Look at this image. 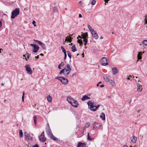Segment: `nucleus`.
<instances>
[{"label":"nucleus","instance_id":"1a4fd4ad","mask_svg":"<svg viewBox=\"0 0 147 147\" xmlns=\"http://www.w3.org/2000/svg\"><path fill=\"white\" fill-rule=\"evenodd\" d=\"M25 67L28 73L30 74H32V71L30 65H27L25 66Z\"/></svg>","mask_w":147,"mask_h":147},{"label":"nucleus","instance_id":"b1692460","mask_svg":"<svg viewBox=\"0 0 147 147\" xmlns=\"http://www.w3.org/2000/svg\"><path fill=\"white\" fill-rule=\"evenodd\" d=\"M81 36H82V38H87L88 36V33L86 32L82 34Z\"/></svg>","mask_w":147,"mask_h":147},{"label":"nucleus","instance_id":"cd10ccee","mask_svg":"<svg viewBox=\"0 0 147 147\" xmlns=\"http://www.w3.org/2000/svg\"><path fill=\"white\" fill-rule=\"evenodd\" d=\"M71 50L72 52H74L76 51L77 50L75 45H73L71 47Z\"/></svg>","mask_w":147,"mask_h":147},{"label":"nucleus","instance_id":"680f3d73","mask_svg":"<svg viewBox=\"0 0 147 147\" xmlns=\"http://www.w3.org/2000/svg\"><path fill=\"white\" fill-rule=\"evenodd\" d=\"M61 66H60L59 65V66H58V68L59 69H61Z\"/></svg>","mask_w":147,"mask_h":147},{"label":"nucleus","instance_id":"2eb2a0df","mask_svg":"<svg viewBox=\"0 0 147 147\" xmlns=\"http://www.w3.org/2000/svg\"><path fill=\"white\" fill-rule=\"evenodd\" d=\"M137 91L138 92H140L142 90V86L140 84H137Z\"/></svg>","mask_w":147,"mask_h":147},{"label":"nucleus","instance_id":"8fccbe9b","mask_svg":"<svg viewBox=\"0 0 147 147\" xmlns=\"http://www.w3.org/2000/svg\"><path fill=\"white\" fill-rule=\"evenodd\" d=\"M64 55H65V56H64V59H66V57H67V54H66V53L64 54Z\"/></svg>","mask_w":147,"mask_h":147},{"label":"nucleus","instance_id":"39448f33","mask_svg":"<svg viewBox=\"0 0 147 147\" xmlns=\"http://www.w3.org/2000/svg\"><path fill=\"white\" fill-rule=\"evenodd\" d=\"M107 59L106 57H102L100 60V62L102 65L106 66L108 64L107 62Z\"/></svg>","mask_w":147,"mask_h":147},{"label":"nucleus","instance_id":"e433bc0d","mask_svg":"<svg viewBox=\"0 0 147 147\" xmlns=\"http://www.w3.org/2000/svg\"><path fill=\"white\" fill-rule=\"evenodd\" d=\"M84 39L83 42L86 43V44H87L88 42V39H86V38H82Z\"/></svg>","mask_w":147,"mask_h":147},{"label":"nucleus","instance_id":"c9c22d12","mask_svg":"<svg viewBox=\"0 0 147 147\" xmlns=\"http://www.w3.org/2000/svg\"><path fill=\"white\" fill-rule=\"evenodd\" d=\"M33 118L34 119L35 124L36 125V120L37 119L36 116H34L33 117Z\"/></svg>","mask_w":147,"mask_h":147},{"label":"nucleus","instance_id":"603ef678","mask_svg":"<svg viewBox=\"0 0 147 147\" xmlns=\"http://www.w3.org/2000/svg\"><path fill=\"white\" fill-rule=\"evenodd\" d=\"M142 52H138V55H139L141 56V55H142Z\"/></svg>","mask_w":147,"mask_h":147},{"label":"nucleus","instance_id":"f704fd0d","mask_svg":"<svg viewBox=\"0 0 147 147\" xmlns=\"http://www.w3.org/2000/svg\"><path fill=\"white\" fill-rule=\"evenodd\" d=\"M67 53L68 56L69 57V58L71 59V56L70 52L68 51H67Z\"/></svg>","mask_w":147,"mask_h":147},{"label":"nucleus","instance_id":"5701e85b","mask_svg":"<svg viewBox=\"0 0 147 147\" xmlns=\"http://www.w3.org/2000/svg\"><path fill=\"white\" fill-rule=\"evenodd\" d=\"M71 71H69V70H67V69L65 70V71H64V75L65 76H67Z\"/></svg>","mask_w":147,"mask_h":147},{"label":"nucleus","instance_id":"7ed1b4c3","mask_svg":"<svg viewBox=\"0 0 147 147\" xmlns=\"http://www.w3.org/2000/svg\"><path fill=\"white\" fill-rule=\"evenodd\" d=\"M20 9L18 8L15 9L11 13V19H14L15 17L17 16L19 14Z\"/></svg>","mask_w":147,"mask_h":147},{"label":"nucleus","instance_id":"49530a36","mask_svg":"<svg viewBox=\"0 0 147 147\" xmlns=\"http://www.w3.org/2000/svg\"><path fill=\"white\" fill-rule=\"evenodd\" d=\"M60 66H63L64 65V63L63 62H61L59 65Z\"/></svg>","mask_w":147,"mask_h":147},{"label":"nucleus","instance_id":"a19ab883","mask_svg":"<svg viewBox=\"0 0 147 147\" xmlns=\"http://www.w3.org/2000/svg\"><path fill=\"white\" fill-rule=\"evenodd\" d=\"M96 3V1L93 0L92 1V2H91V4L93 5H94Z\"/></svg>","mask_w":147,"mask_h":147},{"label":"nucleus","instance_id":"774afa93","mask_svg":"<svg viewBox=\"0 0 147 147\" xmlns=\"http://www.w3.org/2000/svg\"><path fill=\"white\" fill-rule=\"evenodd\" d=\"M102 84V82H100L98 83V84Z\"/></svg>","mask_w":147,"mask_h":147},{"label":"nucleus","instance_id":"a878e982","mask_svg":"<svg viewBox=\"0 0 147 147\" xmlns=\"http://www.w3.org/2000/svg\"><path fill=\"white\" fill-rule=\"evenodd\" d=\"M90 123L89 122L86 123L85 126L84 128L83 131H84V130L86 129V127H87V128L88 127L90 126Z\"/></svg>","mask_w":147,"mask_h":147},{"label":"nucleus","instance_id":"6e6d98bb","mask_svg":"<svg viewBox=\"0 0 147 147\" xmlns=\"http://www.w3.org/2000/svg\"><path fill=\"white\" fill-rule=\"evenodd\" d=\"M79 38H82V36H80L79 35V36H78V38H77V39H79Z\"/></svg>","mask_w":147,"mask_h":147},{"label":"nucleus","instance_id":"4c0bfd02","mask_svg":"<svg viewBox=\"0 0 147 147\" xmlns=\"http://www.w3.org/2000/svg\"><path fill=\"white\" fill-rule=\"evenodd\" d=\"M87 140H92V139L90 138L89 136V133H88V135H87Z\"/></svg>","mask_w":147,"mask_h":147},{"label":"nucleus","instance_id":"72a5a7b5","mask_svg":"<svg viewBox=\"0 0 147 147\" xmlns=\"http://www.w3.org/2000/svg\"><path fill=\"white\" fill-rule=\"evenodd\" d=\"M61 49L62 52L64 53V54L66 53V50L63 46L61 47Z\"/></svg>","mask_w":147,"mask_h":147},{"label":"nucleus","instance_id":"f03ea898","mask_svg":"<svg viewBox=\"0 0 147 147\" xmlns=\"http://www.w3.org/2000/svg\"><path fill=\"white\" fill-rule=\"evenodd\" d=\"M67 100L73 106L77 107L78 105L77 102L73 99V98L70 96H68L67 97Z\"/></svg>","mask_w":147,"mask_h":147},{"label":"nucleus","instance_id":"7c9ffc66","mask_svg":"<svg viewBox=\"0 0 147 147\" xmlns=\"http://www.w3.org/2000/svg\"><path fill=\"white\" fill-rule=\"evenodd\" d=\"M47 100L48 101L50 102H51L52 101V98H51V97L50 96H47Z\"/></svg>","mask_w":147,"mask_h":147},{"label":"nucleus","instance_id":"6ab92c4d","mask_svg":"<svg viewBox=\"0 0 147 147\" xmlns=\"http://www.w3.org/2000/svg\"><path fill=\"white\" fill-rule=\"evenodd\" d=\"M86 144L84 143L79 142L77 147H85Z\"/></svg>","mask_w":147,"mask_h":147},{"label":"nucleus","instance_id":"4468645a","mask_svg":"<svg viewBox=\"0 0 147 147\" xmlns=\"http://www.w3.org/2000/svg\"><path fill=\"white\" fill-rule=\"evenodd\" d=\"M39 140L41 142H44L46 141V138L44 136H39Z\"/></svg>","mask_w":147,"mask_h":147},{"label":"nucleus","instance_id":"9d476101","mask_svg":"<svg viewBox=\"0 0 147 147\" xmlns=\"http://www.w3.org/2000/svg\"><path fill=\"white\" fill-rule=\"evenodd\" d=\"M60 81L61 82L64 84L66 85L68 83V81L67 79L64 78L62 77V78H61Z\"/></svg>","mask_w":147,"mask_h":147},{"label":"nucleus","instance_id":"0e129e2a","mask_svg":"<svg viewBox=\"0 0 147 147\" xmlns=\"http://www.w3.org/2000/svg\"><path fill=\"white\" fill-rule=\"evenodd\" d=\"M123 147H128V146L126 145H124L123 146Z\"/></svg>","mask_w":147,"mask_h":147},{"label":"nucleus","instance_id":"9b49d317","mask_svg":"<svg viewBox=\"0 0 147 147\" xmlns=\"http://www.w3.org/2000/svg\"><path fill=\"white\" fill-rule=\"evenodd\" d=\"M91 33L92 34V35L93 37L96 39H97L98 38V36L97 33L96 31L94 30L92 31Z\"/></svg>","mask_w":147,"mask_h":147},{"label":"nucleus","instance_id":"423d86ee","mask_svg":"<svg viewBox=\"0 0 147 147\" xmlns=\"http://www.w3.org/2000/svg\"><path fill=\"white\" fill-rule=\"evenodd\" d=\"M47 125H48V126L46 128V132L47 134L49 136L52 134V133L51 130L50 128L49 124L48 123Z\"/></svg>","mask_w":147,"mask_h":147},{"label":"nucleus","instance_id":"09e8293b","mask_svg":"<svg viewBox=\"0 0 147 147\" xmlns=\"http://www.w3.org/2000/svg\"><path fill=\"white\" fill-rule=\"evenodd\" d=\"M32 24H34V26H36V24H35L36 23V22L34 21H33V22H32Z\"/></svg>","mask_w":147,"mask_h":147},{"label":"nucleus","instance_id":"473e14b6","mask_svg":"<svg viewBox=\"0 0 147 147\" xmlns=\"http://www.w3.org/2000/svg\"><path fill=\"white\" fill-rule=\"evenodd\" d=\"M142 44L145 46H147V40H143L142 42Z\"/></svg>","mask_w":147,"mask_h":147},{"label":"nucleus","instance_id":"dca6fc26","mask_svg":"<svg viewBox=\"0 0 147 147\" xmlns=\"http://www.w3.org/2000/svg\"><path fill=\"white\" fill-rule=\"evenodd\" d=\"M137 139V137L133 136V137L131 138V141L133 143H135Z\"/></svg>","mask_w":147,"mask_h":147},{"label":"nucleus","instance_id":"79ce46f5","mask_svg":"<svg viewBox=\"0 0 147 147\" xmlns=\"http://www.w3.org/2000/svg\"><path fill=\"white\" fill-rule=\"evenodd\" d=\"M65 71L64 69H63L61 70L60 71L59 74H61L62 73H63L64 74V71Z\"/></svg>","mask_w":147,"mask_h":147},{"label":"nucleus","instance_id":"052dcab7","mask_svg":"<svg viewBox=\"0 0 147 147\" xmlns=\"http://www.w3.org/2000/svg\"><path fill=\"white\" fill-rule=\"evenodd\" d=\"M79 18H80L82 17V16L80 13L79 14Z\"/></svg>","mask_w":147,"mask_h":147},{"label":"nucleus","instance_id":"c85d7f7f","mask_svg":"<svg viewBox=\"0 0 147 147\" xmlns=\"http://www.w3.org/2000/svg\"><path fill=\"white\" fill-rule=\"evenodd\" d=\"M109 82H110L111 85L113 86H116L115 83L113 80H111Z\"/></svg>","mask_w":147,"mask_h":147},{"label":"nucleus","instance_id":"393cba45","mask_svg":"<svg viewBox=\"0 0 147 147\" xmlns=\"http://www.w3.org/2000/svg\"><path fill=\"white\" fill-rule=\"evenodd\" d=\"M104 80L106 82H109L111 79L108 77L105 76L104 77Z\"/></svg>","mask_w":147,"mask_h":147},{"label":"nucleus","instance_id":"f3484780","mask_svg":"<svg viewBox=\"0 0 147 147\" xmlns=\"http://www.w3.org/2000/svg\"><path fill=\"white\" fill-rule=\"evenodd\" d=\"M30 55L28 53H26L25 55H24L23 56L24 57H25L26 60L27 61L28 59L29 58Z\"/></svg>","mask_w":147,"mask_h":147},{"label":"nucleus","instance_id":"412c9836","mask_svg":"<svg viewBox=\"0 0 147 147\" xmlns=\"http://www.w3.org/2000/svg\"><path fill=\"white\" fill-rule=\"evenodd\" d=\"M64 71L66 69L67 70H69V71H71V69L70 68V65L69 64H67L65 67V68L64 69Z\"/></svg>","mask_w":147,"mask_h":147},{"label":"nucleus","instance_id":"ea45409f","mask_svg":"<svg viewBox=\"0 0 147 147\" xmlns=\"http://www.w3.org/2000/svg\"><path fill=\"white\" fill-rule=\"evenodd\" d=\"M142 57L141 55H138L137 57L138 60L141 59H142Z\"/></svg>","mask_w":147,"mask_h":147},{"label":"nucleus","instance_id":"e2e57ef3","mask_svg":"<svg viewBox=\"0 0 147 147\" xmlns=\"http://www.w3.org/2000/svg\"><path fill=\"white\" fill-rule=\"evenodd\" d=\"M93 128L94 129H95V128H96V127L95 126V125H94V123H93Z\"/></svg>","mask_w":147,"mask_h":147},{"label":"nucleus","instance_id":"0eeeda50","mask_svg":"<svg viewBox=\"0 0 147 147\" xmlns=\"http://www.w3.org/2000/svg\"><path fill=\"white\" fill-rule=\"evenodd\" d=\"M24 135L26 137V138L28 140H32L33 139V138L32 135H30V134H28L26 132H25L24 133Z\"/></svg>","mask_w":147,"mask_h":147},{"label":"nucleus","instance_id":"37998d69","mask_svg":"<svg viewBox=\"0 0 147 147\" xmlns=\"http://www.w3.org/2000/svg\"><path fill=\"white\" fill-rule=\"evenodd\" d=\"M61 78H62V77H57L55 78V79H58L60 81V80H61Z\"/></svg>","mask_w":147,"mask_h":147},{"label":"nucleus","instance_id":"4d7b16f0","mask_svg":"<svg viewBox=\"0 0 147 147\" xmlns=\"http://www.w3.org/2000/svg\"><path fill=\"white\" fill-rule=\"evenodd\" d=\"M104 85L103 84L101 85L100 86V88H103V87H104Z\"/></svg>","mask_w":147,"mask_h":147},{"label":"nucleus","instance_id":"a18cd8bd","mask_svg":"<svg viewBox=\"0 0 147 147\" xmlns=\"http://www.w3.org/2000/svg\"><path fill=\"white\" fill-rule=\"evenodd\" d=\"M79 4H80L81 6H83L84 5V3L82 2L81 1H79Z\"/></svg>","mask_w":147,"mask_h":147},{"label":"nucleus","instance_id":"c756f323","mask_svg":"<svg viewBox=\"0 0 147 147\" xmlns=\"http://www.w3.org/2000/svg\"><path fill=\"white\" fill-rule=\"evenodd\" d=\"M19 136L20 138H22L23 137V133L22 130L21 129L19 130Z\"/></svg>","mask_w":147,"mask_h":147},{"label":"nucleus","instance_id":"338daca9","mask_svg":"<svg viewBox=\"0 0 147 147\" xmlns=\"http://www.w3.org/2000/svg\"><path fill=\"white\" fill-rule=\"evenodd\" d=\"M103 38V37H102V36H101L100 37V39H102Z\"/></svg>","mask_w":147,"mask_h":147},{"label":"nucleus","instance_id":"aec40b11","mask_svg":"<svg viewBox=\"0 0 147 147\" xmlns=\"http://www.w3.org/2000/svg\"><path fill=\"white\" fill-rule=\"evenodd\" d=\"M50 138L52 139L54 141H57L58 140L56 137L54 136L53 134L50 136H49Z\"/></svg>","mask_w":147,"mask_h":147},{"label":"nucleus","instance_id":"864d4df0","mask_svg":"<svg viewBox=\"0 0 147 147\" xmlns=\"http://www.w3.org/2000/svg\"><path fill=\"white\" fill-rule=\"evenodd\" d=\"M33 147H39L38 145L37 144H36L35 145L33 146Z\"/></svg>","mask_w":147,"mask_h":147},{"label":"nucleus","instance_id":"bb28decb","mask_svg":"<svg viewBox=\"0 0 147 147\" xmlns=\"http://www.w3.org/2000/svg\"><path fill=\"white\" fill-rule=\"evenodd\" d=\"M100 117L103 120H105V114L104 113H102Z\"/></svg>","mask_w":147,"mask_h":147},{"label":"nucleus","instance_id":"2f4dec72","mask_svg":"<svg viewBox=\"0 0 147 147\" xmlns=\"http://www.w3.org/2000/svg\"><path fill=\"white\" fill-rule=\"evenodd\" d=\"M88 27L89 30L91 32H92V31L93 30H94V29L92 28L91 26L89 25H88Z\"/></svg>","mask_w":147,"mask_h":147},{"label":"nucleus","instance_id":"4be33fe9","mask_svg":"<svg viewBox=\"0 0 147 147\" xmlns=\"http://www.w3.org/2000/svg\"><path fill=\"white\" fill-rule=\"evenodd\" d=\"M90 98L89 97L85 95L83 96L81 99L82 101H84L87 99H89Z\"/></svg>","mask_w":147,"mask_h":147},{"label":"nucleus","instance_id":"c03bdc74","mask_svg":"<svg viewBox=\"0 0 147 147\" xmlns=\"http://www.w3.org/2000/svg\"><path fill=\"white\" fill-rule=\"evenodd\" d=\"M53 11L55 12L57 11V8L56 7H54L53 8Z\"/></svg>","mask_w":147,"mask_h":147},{"label":"nucleus","instance_id":"de8ad7c7","mask_svg":"<svg viewBox=\"0 0 147 147\" xmlns=\"http://www.w3.org/2000/svg\"><path fill=\"white\" fill-rule=\"evenodd\" d=\"M40 136H45L44 132L43 131L42 132V133H41V134Z\"/></svg>","mask_w":147,"mask_h":147},{"label":"nucleus","instance_id":"f8f14e48","mask_svg":"<svg viewBox=\"0 0 147 147\" xmlns=\"http://www.w3.org/2000/svg\"><path fill=\"white\" fill-rule=\"evenodd\" d=\"M112 74L115 75L118 73V70L117 68L116 67H114L112 68Z\"/></svg>","mask_w":147,"mask_h":147},{"label":"nucleus","instance_id":"20e7f679","mask_svg":"<svg viewBox=\"0 0 147 147\" xmlns=\"http://www.w3.org/2000/svg\"><path fill=\"white\" fill-rule=\"evenodd\" d=\"M30 45L33 47V49L32 51L33 52L36 53L38 51L39 47L38 45L35 44H30Z\"/></svg>","mask_w":147,"mask_h":147},{"label":"nucleus","instance_id":"f257e3e1","mask_svg":"<svg viewBox=\"0 0 147 147\" xmlns=\"http://www.w3.org/2000/svg\"><path fill=\"white\" fill-rule=\"evenodd\" d=\"M89 108L92 111H96L100 107V105L96 106L94 103L91 101H89L87 102Z\"/></svg>","mask_w":147,"mask_h":147},{"label":"nucleus","instance_id":"69168bd1","mask_svg":"<svg viewBox=\"0 0 147 147\" xmlns=\"http://www.w3.org/2000/svg\"><path fill=\"white\" fill-rule=\"evenodd\" d=\"M24 92L23 93V95L22 96H23V97H24Z\"/></svg>","mask_w":147,"mask_h":147},{"label":"nucleus","instance_id":"13d9d810","mask_svg":"<svg viewBox=\"0 0 147 147\" xmlns=\"http://www.w3.org/2000/svg\"><path fill=\"white\" fill-rule=\"evenodd\" d=\"M22 101L24 102V97H23V96H22Z\"/></svg>","mask_w":147,"mask_h":147},{"label":"nucleus","instance_id":"3c124183","mask_svg":"<svg viewBox=\"0 0 147 147\" xmlns=\"http://www.w3.org/2000/svg\"><path fill=\"white\" fill-rule=\"evenodd\" d=\"M109 0H105V5H106V3H107L108 2V1H109Z\"/></svg>","mask_w":147,"mask_h":147},{"label":"nucleus","instance_id":"bf43d9fd","mask_svg":"<svg viewBox=\"0 0 147 147\" xmlns=\"http://www.w3.org/2000/svg\"><path fill=\"white\" fill-rule=\"evenodd\" d=\"M35 58L36 59H38L39 58V56L38 55L37 56H35Z\"/></svg>","mask_w":147,"mask_h":147},{"label":"nucleus","instance_id":"5fc2aeb1","mask_svg":"<svg viewBox=\"0 0 147 147\" xmlns=\"http://www.w3.org/2000/svg\"><path fill=\"white\" fill-rule=\"evenodd\" d=\"M145 23L147 24V19H146V18L145 19Z\"/></svg>","mask_w":147,"mask_h":147},{"label":"nucleus","instance_id":"6e6552de","mask_svg":"<svg viewBox=\"0 0 147 147\" xmlns=\"http://www.w3.org/2000/svg\"><path fill=\"white\" fill-rule=\"evenodd\" d=\"M34 40L35 42H38L39 45L43 49H46V46L44 43L37 40Z\"/></svg>","mask_w":147,"mask_h":147},{"label":"nucleus","instance_id":"58836bf2","mask_svg":"<svg viewBox=\"0 0 147 147\" xmlns=\"http://www.w3.org/2000/svg\"><path fill=\"white\" fill-rule=\"evenodd\" d=\"M78 42L81 45H82L83 43L82 41L81 40H80L79 39H78Z\"/></svg>","mask_w":147,"mask_h":147},{"label":"nucleus","instance_id":"a211bd4d","mask_svg":"<svg viewBox=\"0 0 147 147\" xmlns=\"http://www.w3.org/2000/svg\"><path fill=\"white\" fill-rule=\"evenodd\" d=\"M94 125L96 127L99 129H101L100 127L102 126V125L96 122L94 123Z\"/></svg>","mask_w":147,"mask_h":147},{"label":"nucleus","instance_id":"ddd939ff","mask_svg":"<svg viewBox=\"0 0 147 147\" xmlns=\"http://www.w3.org/2000/svg\"><path fill=\"white\" fill-rule=\"evenodd\" d=\"M73 38L71 37L70 36H67L65 39V42H71L72 41Z\"/></svg>","mask_w":147,"mask_h":147}]
</instances>
